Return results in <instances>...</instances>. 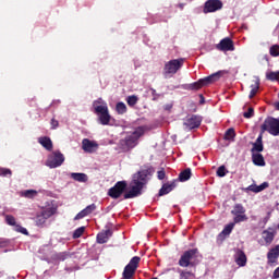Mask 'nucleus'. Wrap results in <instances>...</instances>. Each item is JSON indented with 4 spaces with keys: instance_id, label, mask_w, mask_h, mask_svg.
Segmentation results:
<instances>
[{
    "instance_id": "obj_1",
    "label": "nucleus",
    "mask_w": 279,
    "mask_h": 279,
    "mask_svg": "<svg viewBox=\"0 0 279 279\" xmlns=\"http://www.w3.org/2000/svg\"><path fill=\"white\" fill-rule=\"evenodd\" d=\"M147 170H142L133 175L131 190L124 194V199H133L143 193V186L147 184Z\"/></svg>"
},
{
    "instance_id": "obj_2",
    "label": "nucleus",
    "mask_w": 279,
    "mask_h": 279,
    "mask_svg": "<svg viewBox=\"0 0 279 279\" xmlns=\"http://www.w3.org/2000/svg\"><path fill=\"white\" fill-rule=\"evenodd\" d=\"M93 108L95 114L98 117V123H100V125H110V119H112V117L110 116V110L108 109V102L101 98H98L93 102Z\"/></svg>"
},
{
    "instance_id": "obj_3",
    "label": "nucleus",
    "mask_w": 279,
    "mask_h": 279,
    "mask_svg": "<svg viewBox=\"0 0 279 279\" xmlns=\"http://www.w3.org/2000/svg\"><path fill=\"white\" fill-rule=\"evenodd\" d=\"M145 134V129L140 126L135 129L134 132L129 133L124 140L120 141V145L124 151H129V149H134L135 145H138V137Z\"/></svg>"
},
{
    "instance_id": "obj_4",
    "label": "nucleus",
    "mask_w": 279,
    "mask_h": 279,
    "mask_svg": "<svg viewBox=\"0 0 279 279\" xmlns=\"http://www.w3.org/2000/svg\"><path fill=\"white\" fill-rule=\"evenodd\" d=\"M182 66H184V59L182 58L172 59L166 62L163 66L165 77H173V75H175V73H178Z\"/></svg>"
},
{
    "instance_id": "obj_5",
    "label": "nucleus",
    "mask_w": 279,
    "mask_h": 279,
    "mask_svg": "<svg viewBox=\"0 0 279 279\" xmlns=\"http://www.w3.org/2000/svg\"><path fill=\"white\" fill-rule=\"evenodd\" d=\"M221 77V72H216L207 77L201 78L197 82H194L187 85L190 90H199L203 86H208V84H213L214 82L219 81Z\"/></svg>"
},
{
    "instance_id": "obj_6",
    "label": "nucleus",
    "mask_w": 279,
    "mask_h": 279,
    "mask_svg": "<svg viewBox=\"0 0 279 279\" xmlns=\"http://www.w3.org/2000/svg\"><path fill=\"white\" fill-rule=\"evenodd\" d=\"M262 132H268L271 136H279V119L267 118L262 124Z\"/></svg>"
},
{
    "instance_id": "obj_7",
    "label": "nucleus",
    "mask_w": 279,
    "mask_h": 279,
    "mask_svg": "<svg viewBox=\"0 0 279 279\" xmlns=\"http://www.w3.org/2000/svg\"><path fill=\"white\" fill-rule=\"evenodd\" d=\"M64 163V155L60 151L51 153L46 160V167L49 169H58Z\"/></svg>"
},
{
    "instance_id": "obj_8",
    "label": "nucleus",
    "mask_w": 279,
    "mask_h": 279,
    "mask_svg": "<svg viewBox=\"0 0 279 279\" xmlns=\"http://www.w3.org/2000/svg\"><path fill=\"white\" fill-rule=\"evenodd\" d=\"M138 263H141V257L134 256L129 262V264L124 267L123 270V278L124 279H132L134 274H136V269H138Z\"/></svg>"
},
{
    "instance_id": "obj_9",
    "label": "nucleus",
    "mask_w": 279,
    "mask_h": 279,
    "mask_svg": "<svg viewBox=\"0 0 279 279\" xmlns=\"http://www.w3.org/2000/svg\"><path fill=\"white\" fill-rule=\"evenodd\" d=\"M274 239H276V229L268 228L262 232V238L258 240V245L267 246L274 243Z\"/></svg>"
},
{
    "instance_id": "obj_10",
    "label": "nucleus",
    "mask_w": 279,
    "mask_h": 279,
    "mask_svg": "<svg viewBox=\"0 0 279 279\" xmlns=\"http://www.w3.org/2000/svg\"><path fill=\"white\" fill-rule=\"evenodd\" d=\"M125 189H128V183L125 181H119L116 185L108 191L109 197L112 199H119L123 193H125Z\"/></svg>"
},
{
    "instance_id": "obj_11",
    "label": "nucleus",
    "mask_w": 279,
    "mask_h": 279,
    "mask_svg": "<svg viewBox=\"0 0 279 279\" xmlns=\"http://www.w3.org/2000/svg\"><path fill=\"white\" fill-rule=\"evenodd\" d=\"M193 258H197V248L186 251L181 256V258L179 259L180 267H189V265H191V260H193Z\"/></svg>"
},
{
    "instance_id": "obj_12",
    "label": "nucleus",
    "mask_w": 279,
    "mask_h": 279,
    "mask_svg": "<svg viewBox=\"0 0 279 279\" xmlns=\"http://www.w3.org/2000/svg\"><path fill=\"white\" fill-rule=\"evenodd\" d=\"M221 8H223L221 0H207L205 2L203 12L204 14H209L210 12H217V10H221Z\"/></svg>"
},
{
    "instance_id": "obj_13",
    "label": "nucleus",
    "mask_w": 279,
    "mask_h": 279,
    "mask_svg": "<svg viewBox=\"0 0 279 279\" xmlns=\"http://www.w3.org/2000/svg\"><path fill=\"white\" fill-rule=\"evenodd\" d=\"M82 149L83 151H85V154H95V151L99 149V143H97L96 141L84 138L82 141Z\"/></svg>"
},
{
    "instance_id": "obj_14",
    "label": "nucleus",
    "mask_w": 279,
    "mask_h": 279,
    "mask_svg": "<svg viewBox=\"0 0 279 279\" xmlns=\"http://www.w3.org/2000/svg\"><path fill=\"white\" fill-rule=\"evenodd\" d=\"M202 125V117L199 116H191L184 121L185 130H195Z\"/></svg>"
},
{
    "instance_id": "obj_15",
    "label": "nucleus",
    "mask_w": 279,
    "mask_h": 279,
    "mask_svg": "<svg viewBox=\"0 0 279 279\" xmlns=\"http://www.w3.org/2000/svg\"><path fill=\"white\" fill-rule=\"evenodd\" d=\"M5 221H7L8 226H13L15 232H21V234H26V235L29 234L27 232L26 228H23V227H21L20 225L16 223V218H14V216L7 215L5 216Z\"/></svg>"
},
{
    "instance_id": "obj_16",
    "label": "nucleus",
    "mask_w": 279,
    "mask_h": 279,
    "mask_svg": "<svg viewBox=\"0 0 279 279\" xmlns=\"http://www.w3.org/2000/svg\"><path fill=\"white\" fill-rule=\"evenodd\" d=\"M217 49H219V51H234V43L228 37L223 38L217 45Z\"/></svg>"
},
{
    "instance_id": "obj_17",
    "label": "nucleus",
    "mask_w": 279,
    "mask_h": 279,
    "mask_svg": "<svg viewBox=\"0 0 279 279\" xmlns=\"http://www.w3.org/2000/svg\"><path fill=\"white\" fill-rule=\"evenodd\" d=\"M234 260L238 267H245L247 265V256L245 252L241 250H235Z\"/></svg>"
},
{
    "instance_id": "obj_18",
    "label": "nucleus",
    "mask_w": 279,
    "mask_h": 279,
    "mask_svg": "<svg viewBox=\"0 0 279 279\" xmlns=\"http://www.w3.org/2000/svg\"><path fill=\"white\" fill-rule=\"evenodd\" d=\"M95 210H97V205H95V204L88 205L86 208L81 210L74 217V221H78V219H84V217H88V215H93V213H95Z\"/></svg>"
},
{
    "instance_id": "obj_19",
    "label": "nucleus",
    "mask_w": 279,
    "mask_h": 279,
    "mask_svg": "<svg viewBox=\"0 0 279 279\" xmlns=\"http://www.w3.org/2000/svg\"><path fill=\"white\" fill-rule=\"evenodd\" d=\"M268 265H276L279 258V245H276L267 253Z\"/></svg>"
},
{
    "instance_id": "obj_20",
    "label": "nucleus",
    "mask_w": 279,
    "mask_h": 279,
    "mask_svg": "<svg viewBox=\"0 0 279 279\" xmlns=\"http://www.w3.org/2000/svg\"><path fill=\"white\" fill-rule=\"evenodd\" d=\"M110 236H112V230L107 229L106 231H102L97 234V243L99 244L108 243Z\"/></svg>"
},
{
    "instance_id": "obj_21",
    "label": "nucleus",
    "mask_w": 279,
    "mask_h": 279,
    "mask_svg": "<svg viewBox=\"0 0 279 279\" xmlns=\"http://www.w3.org/2000/svg\"><path fill=\"white\" fill-rule=\"evenodd\" d=\"M265 189H269L268 182H264L260 185L251 184L246 187V191H251L252 193H262Z\"/></svg>"
},
{
    "instance_id": "obj_22",
    "label": "nucleus",
    "mask_w": 279,
    "mask_h": 279,
    "mask_svg": "<svg viewBox=\"0 0 279 279\" xmlns=\"http://www.w3.org/2000/svg\"><path fill=\"white\" fill-rule=\"evenodd\" d=\"M258 88H260V78L258 76H254L253 84L251 85L250 99L254 97L258 93Z\"/></svg>"
},
{
    "instance_id": "obj_23",
    "label": "nucleus",
    "mask_w": 279,
    "mask_h": 279,
    "mask_svg": "<svg viewBox=\"0 0 279 279\" xmlns=\"http://www.w3.org/2000/svg\"><path fill=\"white\" fill-rule=\"evenodd\" d=\"M57 210L58 208H56L51 203H49L47 206L43 208L41 214L44 215V217L50 219V217H53Z\"/></svg>"
},
{
    "instance_id": "obj_24",
    "label": "nucleus",
    "mask_w": 279,
    "mask_h": 279,
    "mask_svg": "<svg viewBox=\"0 0 279 279\" xmlns=\"http://www.w3.org/2000/svg\"><path fill=\"white\" fill-rule=\"evenodd\" d=\"M38 143L43 145L47 149V151H51V149H53V142H51L50 137H39Z\"/></svg>"
},
{
    "instance_id": "obj_25",
    "label": "nucleus",
    "mask_w": 279,
    "mask_h": 279,
    "mask_svg": "<svg viewBox=\"0 0 279 279\" xmlns=\"http://www.w3.org/2000/svg\"><path fill=\"white\" fill-rule=\"evenodd\" d=\"M21 197H25L26 199H34V197L38 196V191L36 190H24L20 193Z\"/></svg>"
},
{
    "instance_id": "obj_26",
    "label": "nucleus",
    "mask_w": 279,
    "mask_h": 279,
    "mask_svg": "<svg viewBox=\"0 0 279 279\" xmlns=\"http://www.w3.org/2000/svg\"><path fill=\"white\" fill-rule=\"evenodd\" d=\"M252 160L256 167H265V158L260 154H253Z\"/></svg>"
},
{
    "instance_id": "obj_27",
    "label": "nucleus",
    "mask_w": 279,
    "mask_h": 279,
    "mask_svg": "<svg viewBox=\"0 0 279 279\" xmlns=\"http://www.w3.org/2000/svg\"><path fill=\"white\" fill-rule=\"evenodd\" d=\"M71 178L76 182H88V175H86L85 173L72 172Z\"/></svg>"
},
{
    "instance_id": "obj_28",
    "label": "nucleus",
    "mask_w": 279,
    "mask_h": 279,
    "mask_svg": "<svg viewBox=\"0 0 279 279\" xmlns=\"http://www.w3.org/2000/svg\"><path fill=\"white\" fill-rule=\"evenodd\" d=\"M116 112L118 114H125V112H128V106L125 105V102L123 101L117 102Z\"/></svg>"
},
{
    "instance_id": "obj_29",
    "label": "nucleus",
    "mask_w": 279,
    "mask_h": 279,
    "mask_svg": "<svg viewBox=\"0 0 279 279\" xmlns=\"http://www.w3.org/2000/svg\"><path fill=\"white\" fill-rule=\"evenodd\" d=\"M171 191H173V184H163L159 190V196L162 197V195H168Z\"/></svg>"
},
{
    "instance_id": "obj_30",
    "label": "nucleus",
    "mask_w": 279,
    "mask_h": 279,
    "mask_svg": "<svg viewBox=\"0 0 279 279\" xmlns=\"http://www.w3.org/2000/svg\"><path fill=\"white\" fill-rule=\"evenodd\" d=\"M180 182H186L187 180H191V169H185L183 172L179 175Z\"/></svg>"
},
{
    "instance_id": "obj_31",
    "label": "nucleus",
    "mask_w": 279,
    "mask_h": 279,
    "mask_svg": "<svg viewBox=\"0 0 279 279\" xmlns=\"http://www.w3.org/2000/svg\"><path fill=\"white\" fill-rule=\"evenodd\" d=\"M232 230H234V222H231L225 227L222 232L220 233V236H228L231 234Z\"/></svg>"
},
{
    "instance_id": "obj_32",
    "label": "nucleus",
    "mask_w": 279,
    "mask_h": 279,
    "mask_svg": "<svg viewBox=\"0 0 279 279\" xmlns=\"http://www.w3.org/2000/svg\"><path fill=\"white\" fill-rule=\"evenodd\" d=\"M233 223H241L243 221H247V215L245 214H233Z\"/></svg>"
},
{
    "instance_id": "obj_33",
    "label": "nucleus",
    "mask_w": 279,
    "mask_h": 279,
    "mask_svg": "<svg viewBox=\"0 0 279 279\" xmlns=\"http://www.w3.org/2000/svg\"><path fill=\"white\" fill-rule=\"evenodd\" d=\"M231 214L233 215H243L245 214V207L241 204H236L233 209L231 210Z\"/></svg>"
},
{
    "instance_id": "obj_34",
    "label": "nucleus",
    "mask_w": 279,
    "mask_h": 279,
    "mask_svg": "<svg viewBox=\"0 0 279 279\" xmlns=\"http://www.w3.org/2000/svg\"><path fill=\"white\" fill-rule=\"evenodd\" d=\"M47 219L49 218H46L44 214H38L36 217V226H45V223H47Z\"/></svg>"
},
{
    "instance_id": "obj_35",
    "label": "nucleus",
    "mask_w": 279,
    "mask_h": 279,
    "mask_svg": "<svg viewBox=\"0 0 279 279\" xmlns=\"http://www.w3.org/2000/svg\"><path fill=\"white\" fill-rule=\"evenodd\" d=\"M266 78L269 80L270 82H277V80H279V71H277V72H267L266 73Z\"/></svg>"
},
{
    "instance_id": "obj_36",
    "label": "nucleus",
    "mask_w": 279,
    "mask_h": 279,
    "mask_svg": "<svg viewBox=\"0 0 279 279\" xmlns=\"http://www.w3.org/2000/svg\"><path fill=\"white\" fill-rule=\"evenodd\" d=\"M234 136H236V133H234V129H229L225 133V141H234Z\"/></svg>"
},
{
    "instance_id": "obj_37",
    "label": "nucleus",
    "mask_w": 279,
    "mask_h": 279,
    "mask_svg": "<svg viewBox=\"0 0 279 279\" xmlns=\"http://www.w3.org/2000/svg\"><path fill=\"white\" fill-rule=\"evenodd\" d=\"M269 53H270V56H272V58H278V56H279V46L278 45L271 46L270 49H269Z\"/></svg>"
},
{
    "instance_id": "obj_38",
    "label": "nucleus",
    "mask_w": 279,
    "mask_h": 279,
    "mask_svg": "<svg viewBox=\"0 0 279 279\" xmlns=\"http://www.w3.org/2000/svg\"><path fill=\"white\" fill-rule=\"evenodd\" d=\"M126 104H128L129 106H136V104H138V97H136V96H134V95L129 96V97L126 98Z\"/></svg>"
},
{
    "instance_id": "obj_39",
    "label": "nucleus",
    "mask_w": 279,
    "mask_h": 279,
    "mask_svg": "<svg viewBox=\"0 0 279 279\" xmlns=\"http://www.w3.org/2000/svg\"><path fill=\"white\" fill-rule=\"evenodd\" d=\"M86 230V227H80L73 232V239H80L82 234H84V231Z\"/></svg>"
},
{
    "instance_id": "obj_40",
    "label": "nucleus",
    "mask_w": 279,
    "mask_h": 279,
    "mask_svg": "<svg viewBox=\"0 0 279 279\" xmlns=\"http://www.w3.org/2000/svg\"><path fill=\"white\" fill-rule=\"evenodd\" d=\"M0 175L2 178H8V175H12V170L8 168H0Z\"/></svg>"
},
{
    "instance_id": "obj_41",
    "label": "nucleus",
    "mask_w": 279,
    "mask_h": 279,
    "mask_svg": "<svg viewBox=\"0 0 279 279\" xmlns=\"http://www.w3.org/2000/svg\"><path fill=\"white\" fill-rule=\"evenodd\" d=\"M226 175V166H220L217 170L218 178H225Z\"/></svg>"
},
{
    "instance_id": "obj_42",
    "label": "nucleus",
    "mask_w": 279,
    "mask_h": 279,
    "mask_svg": "<svg viewBox=\"0 0 279 279\" xmlns=\"http://www.w3.org/2000/svg\"><path fill=\"white\" fill-rule=\"evenodd\" d=\"M193 276H195V275H193V272H191V271H181L180 279H189Z\"/></svg>"
},
{
    "instance_id": "obj_43",
    "label": "nucleus",
    "mask_w": 279,
    "mask_h": 279,
    "mask_svg": "<svg viewBox=\"0 0 279 279\" xmlns=\"http://www.w3.org/2000/svg\"><path fill=\"white\" fill-rule=\"evenodd\" d=\"M243 116L245 119H252V117H254V108L250 107L247 112H244Z\"/></svg>"
},
{
    "instance_id": "obj_44",
    "label": "nucleus",
    "mask_w": 279,
    "mask_h": 279,
    "mask_svg": "<svg viewBox=\"0 0 279 279\" xmlns=\"http://www.w3.org/2000/svg\"><path fill=\"white\" fill-rule=\"evenodd\" d=\"M252 151H257V153H260V151H263V144H259V143H254L253 144V149H252Z\"/></svg>"
},
{
    "instance_id": "obj_45",
    "label": "nucleus",
    "mask_w": 279,
    "mask_h": 279,
    "mask_svg": "<svg viewBox=\"0 0 279 279\" xmlns=\"http://www.w3.org/2000/svg\"><path fill=\"white\" fill-rule=\"evenodd\" d=\"M50 125H51V130H56L58 128V125H60V123L58 122V120L52 118Z\"/></svg>"
},
{
    "instance_id": "obj_46",
    "label": "nucleus",
    "mask_w": 279,
    "mask_h": 279,
    "mask_svg": "<svg viewBox=\"0 0 279 279\" xmlns=\"http://www.w3.org/2000/svg\"><path fill=\"white\" fill-rule=\"evenodd\" d=\"M68 256H69V253H60L58 255V259L59 260H66Z\"/></svg>"
},
{
    "instance_id": "obj_47",
    "label": "nucleus",
    "mask_w": 279,
    "mask_h": 279,
    "mask_svg": "<svg viewBox=\"0 0 279 279\" xmlns=\"http://www.w3.org/2000/svg\"><path fill=\"white\" fill-rule=\"evenodd\" d=\"M165 170H159L157 172L158 180H165Z\"/></svg>"
},
{
    "instance_id": "obj_48",
    "label": "nucleus",
    "mask_w": 279,
    "mask_h": 279,
    "mask_svg": "<svg viewBox=\"0 0 279 279\" xmlns=\"http://www.w3.org/2000/svg\"><path fill=\"white\" fill-rule=\"evenodd\" d=\"M279 278V267H277L274 272H272V279H278Z\"/></svg>"
},
{
    "instance_id": "obj_49",
    "label": "nucleus",
    "mask_w": 279,
    "mask_h": 279,
    "mask_svg": "<svg viewBox=\"0 0 279 279\" xmlns=\"http://www.w3.org/2000/svg\"><path fill=\"white\" fill-rule=\"evenodd\" d=\"M255 143L263 144V134H260V135L257 137V140H256Z\"/></svg>"
},
{
    "instance_id": "obj_50",
    "label": "nucleus",
    "mask_w": 279,
    "mask_h": 279,
    "mask_svg": "<svg viewBox=\"0 0 279 279\" xmlns=\"http://www.w3.org/2000/svg\"><path fill=\"white\" fill-rule=\"evenodd\" d=\"M171 106L166 107V110H170Z\"/></svg>"
},
{
    "instance_id": "obj_51",
    "label": "nucleus",
    "mask_w": 279,
    "mask_h": 279,
    "mask_svg": "<svg viewBox=\"0 0 279 279\" xmlns=\"http://www.w3.org/2000/svg\"><path fill=\"white\" fill-rule=\"evenodd\" d=\"M180 8H184V4H180Z\"/></svg>"
},
{
    "instance_id": "obj_52",
    "label": "nucleus",
    "mask_w": 279,
    "mask_h": 279,
    "mask_svg": "<svg viewBox=\"0 0 279 279\" xmlns=\"http://www.w3.org/2000/svg\"><path fill=\"white\" fill-rule=\"evenodd\" d=\"M153 279H158V278H153Z\"/></svg>"
}]
</instances>
